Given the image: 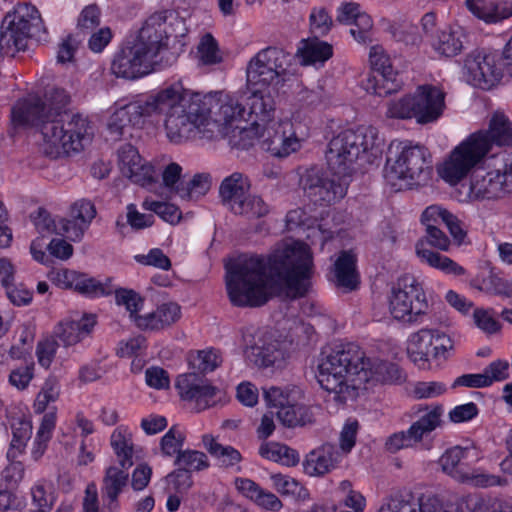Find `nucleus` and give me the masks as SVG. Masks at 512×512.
<instances>
[{"instance_id": "1", "label": "nucleus", "mask_w": 512, "mask_h": 512, "mask_svg": "<svg viewBox=\"0 0 512 512\" xmlns=\"http://www.w3.org/2000/svg\"><path fill=\"white\" fill-rule=\"evenodd\" d=\"M226 288L234 306L258 307L283 291L293 298L307 294L313 274L310 248L294 242L276 248L267 258L241 256L226 267Z\"/></svg>"}, {"instance_id": "2", "label": "nucleus", "mask_w": 512, "mask_h": 512, "mask_svg": "<svg viewBox=\"0 0 512 512\" xmlns=\"http://www.w3.org/2000/svg\"><path fill=\"white\" fill-rule=\"evenodd\" d=\"M69 94L62 88L46 91L44 100L29 96L11 109L13 128L35 126L43 138L41 149L50 158H59L82 149L89 136V122L81 114L68 109Z\"/></svg>"}, {"instance_id": "3", "label": "nucleus", "mask_w": 512, "mask_h": 512, "mask_svg": "<svg viewBox=\"0 0 512 512\" xmlns=\"http://www.w3.org/2000/svg\"><path fill=\"white\" fill-rule=\"evenodd\" d=\"M152 116L164 115V129L170 142L180 144L200 137L216 138L220 124L211 117L213 99L200 93L188 95L176 83L151 95Z\"/></svg>"}, {"instance_id": "4", "label": "nucleus", "mask_w": 512, "mask_h": 512, "mask_svg": "<svg viewBox=\"0 0 512 512\" xmlns=\"http://www.w3.org/2000/svg\"><path fill=\"white\" fill-rule=\"evenodd\" d=\"M318 365L320 386L333 394L337 403L346 402L362 384L369 381L372 372L369 359L354 343H340L321 353Z\"/></svg>"}, {"instance_id": "5", "label": "nucleus", "mask_w": 512, "mask_h": 512, "mask_svg": "<svg viewBox=\"0 0 512 512\" xmlns=\"http://www.w3.org/2000/svg\"><path fill=\"white\" fill-rule=\"evenodd\" d=\"M512 146V126L502 112L493 113L488 129L470 134L456 146L439 169V175L451 185L462 179L483 162L493 146Z\"/></svg>"}, {"instance_id": "6", "label": "nucleus", "mask_w": 512, "mask_h": 512, "mask_svg": "<svg viewBox=\"0 0 512 512\" xmlns=\"http://www.w3.org/2000/svg\"><path fill=\"white\" fill-rule=\"evenodd\" d=\"M377 146V132L373 127L362 125L356 129L344 130L328 143L325 152L327 165L331 172L349 178L353 171V164Z\"/></svg>"}, {"instance_id": "7", "label": "nucleus", "mask_w": 512, "mask_h": 512, "mask_svg": "<svg viewBox=\"0 0 512 512\" xmlns=\"http://www.w3.org/2000/svg\"><path fill=\"white\" fill-rule=\"evenodd\" d=\"M42 19L37 8L23 3L9 12L3 19L0 31V52L13 57L25 50L27 40L41 30Z\"/></svg>"}, {"instance_id": "8", "label": "nucleus", "mask_w": 512, "mask_h": 512, "mask_svg": "<svg viewBox=\"0 0 512 512\" xmlns=\"http://www.w3.org/2000/svg\"><path fill=\"white\" fill-rule=\"evenodd\" d=\"M386 177L388 180H407L411 184L426 183L432 175L431 154L422 145L405 144L393 159H387Z\"/></svg>"}, {"instance_id": "9", "label": "nucleus", "mask_w": 512, "mask_h": 512, "mask_svg": "<svg viewBox=\"0 0 512 512\" xmlns=\"http://www.w3.org/2000/svg\"><path fill=\"white\" fill-rule=\"evenodd\" d=\"M428 304L422 287L412 275H404L397 280L389 298V309L397 320L416 321L425 313Z\"/></svg>"}, {"instance_id": "10", "label": "nucleus", "mask_w": 512, "mask_h": 512, "mask_svg": "<svg viewBox=\"0 0 512 512\" xmlns=\"http://www.w3.org/2000/svg\"><path fill=\"white\" fill-rule=\"evenodd\" d=\"M301 183L311 201L319 205H330L346 195L349 178L335 172L329 175L312 168L301 178Z\"/></svg>"}, {"instance_id": "11", "label": "nucleus", "mask_w": 512, "mask_h": 512, "mask_svg": "<svg viewBox=\"0 0 512 512\" xmlns=\"http://www.w3.org/2000/svg\"><path fill=\"white\" fill-rule=\"evenodd\" d=\"M512 194V155L503 158L501 166L474 174L470 196L476 200H498Z\"/></svg>"}, {"instance_id": "12", "label": "nucleus", "mask_w": 512, "mask_h": 512, "mask_svg": "<svg viewBox=\"0 0 512 512\" xmlns=\"http://www.w3.org/2000/svg\"><path fill=\"white\" fill-rule=\"evenodd\" d=\"M171 36V23L167 22L166 13H155L151 15L139 30L137 36L132 40L137 46L152 59L161 60L162 67L170 65L172 60L164 61L163 53L168 50V39Z\"/></svg>"}, {"instance_id": "13", "label": "nucleus", "mask_w": 512, "mask_h": 512, "mask_svg": "<svg viewBox=\"0 0 512 512\" xmlns=\"http://www.w3.org/2000/svg\"><path fill=\"white\" fill-rule=\"evenodd\" d=\"M142 49L133 41L126 42L114 56L112 73L116 77L134 80L162 68L161 60H152Z\"/></svg>"}, {"instance_id": "14", "label": "nucleus", "mask_w": 512, "mask_h": 512, "mask_svg": "<svg viewBox=\"0 0 512 512\" xmlns=\"http://www.w3.org/2000/svg\"><path fill=\"white\" fill-rule=\"evenodd\" d=\"M470 450L460 446L447 449L439 459L442 471L460 482L471 480L475 485L489 487L506 483L499 476L473 475L469 461Z\"/></svg>"}, {"instance_id": "15", "label": "nucleus", "mask_w": 512, "mask_h": 512, "mask_svg": "<svg viewBox=\"0 0 512 512\" xmlns=\"http://www.w3.org/2000/svg\"><path fill=\"white\" fill-rule=\"evenodd\" d=\"M427 244L443 251L448 250L450 240L438 226L428 225L425 239L422 238L418 240L415 245L417 256L422 262L445 273L453 275H463L465 273V269L462 266L458 265L449 257L428 249Z\"/></svg>"}, {"instance_id": "16", "label": "nucleus", "mask_w": 512, "mask_h": 512, "mask_svg": "<svg viewBox=\"0 0 512 512\" xmlns=\"http://www.w3.org/2000/svg\"><path fill=\"white\" fill-rule=\"evenodd\" d=\"M256 144L275 157H286L300 147V141L292 131L288 121H272L260 128L257 134H251Z\"/></svg>"}, {"instance_id": "17", "label": "nucleus", "mask_w": 512, "mask_h": 512, "mask_svg": "<svg viewBox=\"0 0 512 512\" xmlns=\"http://www.w3.org/2000/svg\"><path fill=\"white\" fill-rule=\"evenodd\" d=\"M175 387L180 398L192 404L197 412L212 407L217 402L216 396L219 389L213 386L204 375L196 372L179 375Z\"/></svg>"}, {"instance_id": "18", "label": "nucleus", "mask_w": 512, "mask_h": 512, "mask_svg": "<svg viewBox=\"0 0 512 512\" xmlns=\"http://www.w3.org/2000/svg\"><path fill=\"white\" fill-rule=\"evenodd\" d=\"M443 406L436 405L414 422L407 431L394 433L386 442L390 452L410 447L420 442L425 435H428L442 424Z\"/></svg>"}, {"instance_id": "19", "label": "nucleus", "mask_w": 512, "mask_h": 512, "mask_svg": "<svg viewBox=\"0 0 512 512\" xmlns=\"http://www.w3.org/2000/svg\"><path fill=\"white\" fill-rule=\"evenodd\" d=\"M500 56L496 52H477L467 56L465 67L471 77L472 84L484 90L498 84L503 69L498 64Z\"/></svg>"}, {"instance_id": "20", "label": "nucleus", "mask_w": 512, "mask_h": 512, "mask_svg": "<svg viewBox=\"0 0 512 512\" xmlns=\"http://www.w3.org/2000/svg\"><path fill=\"white\" fill-rule=\"evenodd\" d=\"M251 95L247 98L248 111L246 110V121L250 122L251 127L235 126L240 130L243 137H250L251 134H257L260 128L272 121L275 111L274 98L270 89H249Z\"/></svg>"}, {"instance_id": "21", "label": "nucleus", "mask_w": 512, "mask_h": 512, "mask_svg": "<svg viewBox=\"0 0 512 512\" xmlns=\"http://www.w3.org/2000/svg\"><path fill=\"white\" fill-rule=\"evenodd\" d=\"M151 95L145 101L126 104L114 111L108 121V131L114 140H119L128 126H140L152 116Z\"/></svg>"}, {"instance_id": "22", "label": "nucleus", "mask_w": 512, "mask_h": 512, "mask_svg": "<svg viewBox=\"0 0 512 512\" xmlns=\"http://www.w3.org/2000/svg\"><path fill=\"white\" fill-rule=\"evenodd\" d=\"M151 95L145 101L126 104L114 111L108 121V131L114 140H119L128 126H140L152 116Z\"/></svg>"}, {"instance_id": "23", "label": "nucleus", "mask_w": 512, "mask_h": 512, "mask_svg": "<svg viewBox=\"0 0 512 512\" xmlns=\"http://www.w3.org/2000/svg\"><path fill=\"white\" fill-rule=\"evenodd\" d=\"M369 60L371 67L377 75L373 76L375 85L373 93L379 96H387L397 92L402 86V80L398 79V73L392 68L390 58L380 46L370 49Z\"/></svg>"}, {"instance_id": "24", "label": "nucleus", "mask_w": 512, "mask_h": 512, "mask_svg": "<svg viewBox=\"0 0 512 512\" xmlns=\"http://www.w3.org/2000/svg\"><path fill=\"white\" fill-rule=\"evenodd\" d=\"M445 93L432 85L419 86L413 95L414 118L419 124L435 122L443 113Z\"/></svg>"}, {"instance_id": "25", "label": "nucleus", "mask_w": 512, "mask_h": 512, "mask_svg": "<svg viewBox=\"0 0 512 512\" xmlns=\"http://www.w3.org/2000/svg\"><path fill=\"white\" fill-rule=\"evenodd\" d=\"M246 359L257 367L279 365L284 360L281 343L266 332L257 333L254 342L245 350Z\"/></svg>"}, {"instance_id": "26", "label": "nucleus", "mask_w": 512, "mask_h": 512, "mask_svg": "<svg viewBox=\"0 0 512 512\" xmlns=\"http://www.w3.org/2000/svg\"><path fill=\"white\" fill-rule=\"evenodd\" d=\"M343 459L338 446L324 443L306 455L303 461L304 472L313 477H321L336 469Z\"/></svg>"}, {"instance_id": "27", "label": "nucleus", "mask_w": 512, "mask_h": 512, "mask_svg": "<svg viewBox=\"0 0 512 512\" xmlns=\"http://www.w3.org/2000/svg\"><path fill=\"white\" fill-rule=\"evenodd\" d=\"M118 159L123 175L132 182L141 186L150 185L153 182V167L142 163V158L133 145L129 143L122 145L118 149Z\"/></svg>"}, {"instance_id": "28", "label": "nucleus", "mask_w": 512, "mask_h": 512, "mask_svg": "<svg viewBox=\"0 0 512 512\" xmlns=\"http://www.w3.org/2000/svg\"><path fill=\"white\" fill-rule=\"evenodd\" d=\"M467 9L485 23H498L512 17V0H466Z\"/></svg>"}, {"instance_id": "29", "label": "nucleus", "mask_w": 512, "mask_h": 512, "mask_svg": "<svg viewBox=\"0 0 512 512\" xmlns=\"http://www.w3.org/2000/svg\"><path fill=\"white\" fill-rule=\"evenodd\" d=\"M379 512H448L437 498L420 501L411 492H400L393 496L388 508Z\"/></svg>"}, {"instance_id": "30", "label": "nucleus", "mask_w": 512, "mask_h": 512, "mask_svg": "<svg viewBox=\"0 0 512 512\" xmlns=\"http://www.w3.org/2000/svg\"><path fill=\"white\" fill-rule=\"evenodd\" d=\"M180 306L174 302L163 303L151 313L136 316L135 323L142 330L158 331L170 327L180 318Z\"/></svg>"}, {"instance_id": "31", "label": "nucleus", "mask_w": 512, "mask_h": 512, "mask_svg": "<svg viewBox=\"0 0 512 512\" xmlns=\"http://www.w3.org/2000/svg\"><path fill=\"white\" fill-rule=\"evenodd\" d=\"M466 38V33L461 27H447L432 35L429 42L440 56L454 57L464 49Z\"/></svg>"}, {"instance_id": "32", "label": "nucleus", "mask_w": 512, "mask_h": 512, "mask_svg": "<svg viewBox=\"0 0 512 512\" xmlns=\"http://www.w3.org/2000/svg\"><path fill=\"white\" fill-rule=\"evenodd\" d=\"M96 324L94 315L84 317L81 320L65 319L61 321L54 330V335L65 347L80 342L88 335Z\"/></svg>"}, {"instance_id": "33", "label": "nucleus", "mask_w": 512, "mask_h": 512, "mask_svg": "<svg viewBox=\"0 0 512 512\" xmlns=\"http://www.w3.org/2000/svg\"><path fill=\"white\" fill-rule=\"evenodd\" d=\"M249 184L247 179L238 172L226 177L220 187L219 196L222 204L231 212L236 204L242 201L247 194Z\"/></svg>"}, {"instance_id": "34", "label": "nucleus", "mask_w": 512, "mask_h": 512, "mask_svg": "<svg viewBox=\"0 0 512 512\" xmlns=\"http://www.w3.org/2000/svg\"><path fill=\"white\" fill-rule=\"evenodd\" d=\"M127 470L120 466H110L106 469L103 478L102 495L109 500V509H115L118 506V496L128 484L129 474Z\"/></svg>"}, {"instance_id": "35", "label": "nucleus", "mask_w": 512, "mask_h": 512, "mask_svg": "<svg viewBox=\"0 0 512 512\" xmlns=\"http://www.w3.org/2000/svg\"><path fill=\"white\" fill-rule=\"evenodd\" d=\"M434 339L435 331L431 329H422L414 333L407 347L410 359L416 364L424 365L430 357L435 358Z\"/></svg>"}, {"instance_id": "36", "label": "nucleus", "mask_w": 512, "mask_h": 512, "mask_svg": "<svg viewBox=\"0 0 512 512\" xmlns=\"http://www.w3.org/2000/svg\"><path fill=\"white\" fill-rule=\"evenodd\" d=\"M246 76L248 89L267 90L271 85L282 82V77L266 63L256 62V55L247 65Z\"/></svg>"}, {"instance_id": "37", "label": "nucleus", "mask_w": 512, "mask_h": 512, "mask_svg": "<svg viewBox=\"0 0 512 512\" xmlns=\"http://www.w3.org/2000/svg\"><path fill=\"white\" fill-rule=\"evenodd\" d=\"M293 59L294 56L282 48L271 46L260 50L256 54V62L266 63L282 77V82H285L287 77L290 75L289 67L292 64Z\"/></svg>"}, {"instance_id": "38", "label": "nucleus", "mask_w": 512, "mask_h": 512, "mask_svg": "<svg viewBox=\"0 0 512 512\" xmlns=\"http://www.w3.org/2000/svg\"><path fill=\"white\" fill-rule=\"evenodd\" d=\"M279 422L288 428L305 426L314 422V415L311 408L292 401L289 405L275 412Z\"/></svg>"}, {"instance_id": "39", "label": "nucleus", "mask_w": 512, "mask_h": 512, "mask_svg": "<svg viewBox=\"0 0 512 512\" xmlns=\"http://www.w3.org/2000/svg\"><path fill=\"white\" fill-rule=\"evenodd\" d=\"M355 257L347 251L341 252L334 264V281L338 287L353 290L357 286Z\"/></svg>"}, {"instance_id": "40", "label": "nucleus", "mask_w": 512, "mask_h": 512, "mask_svg": "<svg viewBox=\"0 0 512 512\" xmlns=\"http://www.w3.org/2000/svg\"><path fill=\"white\" fill-rule=\"evenodd\" d=\"M202 442L209 454L214 457L223 468H231L242 460L241 453L232 446L218 443L212 435H204Z\"/></svg>"}, {"instance_id": "41", "label": "nucleus", "mask_w": 512, "mask_h": 512, "mask_svg": "<svg viewBox=\"0 0 512 512\" xmlns=\"http://www.w3.org/2000/svg\"><path fill=\"white\" fill-rule=\"evenodd\" d=\"M259 454L268 460L281 463L285 466H296L300 461L299 453L285 444L266 442L261 444Z\"/></svg>"}, {"instance_id": "42", "label": "nucleus", "mask_w": 512, "mask_h": 512, "mask_svg": "<svg viewBox=\"0 0 512 512\" xmlns=\"http://www.w3.org/2000/svg\"><path fill=\"white\" fill-rule=\"evenodd\" d=\"M302 65L323 64L332 56V46L327 42L314 39L306 41L297 52Z\"/></svg>"}, {"instance_id": "43", "label": "nucleus", "mask_w": 512, "mask_h": 512, "mask_svg": "<svg viewBox=\"0 0 512 512\" xmlns=\"http://www.w3.org/2000/svg\"><path fill=\"white\" fill-rule=\"evenodd\" d=\"M246 108L242 106V104L235 98L227 97L226 100L222 101L218 108V118L214 119L220 124V132L216 134V137L219 135L226 134V129L228 125H231L232 122L245 119Z\"/></svg>"}, {"instance_id": "44", "label": "nucleus", "mask_w": 512, "mask_h": 512, "mask_svg": "<svg viewBox=\"0 0 512 512\" xmlns=\"http://www.w3.org/2000/svg\"><path fill=\"white\" fill-rule=\"evenodd\" d=\"M32 436V423L28 420H18L12 424V440L7 452L9 459H15L21 454Z\"/></svg>"}, {"instance_id": "45", "label": "nucleus", "mask_w": 512, "mask_h": 512, "mask_svg": "<svg viewBox=\"0 0 512 512\" xmlns=\"http://www.w3.org/2000/svg\"><path fill=\"white\" fill-rule=\"evenodd\" d=\"M263 397L269 408H275L276 411L297 400L300 391L288 387L282 388L277 386L263 387Z\"/></svg>"}, {"instance_id": "46", "label": "nucleus", "mask_w": 512, "mask_h": 512, "mask_svg": "<svg viewBox=\"0 0 512 512\" xmlns=\"http://www.w3.org/2000/svg\"><path fill=\"white\" fill-rule=\"evenodd\" d=\"M269 212V206L264 200L256 195L246 194L241 202L236 204L232 213L241 215L248 219L264 217Z\"/></svg>"}, {"instance_id": "47", "label": "nucleus", "mask_w": 512, "mask_h": 512, "mask_svg": "<svg viewBox=\"0 0 512 512\" xmlns=\"http://www.w3.org/2000/svg\"><path fill=\"white\" fill-rule=\"evenodd\" d=\"M56 425V413L48 412L43 415L41 424L38 428L36 438L34 440V448L32 450V455L35 460L39 459L46 447L47 443L51 439L52 431L54 430Z\"/></svg>"}, {"instance_id": "48", "label": "nucleus", "mask_w": 512, "mask_h": 512, "mask_svg": "<svg viewBox=\"0 0 512 512\" xmlns=\"http://www.w3.org/2000/svg\"><path fill=\"white\" fill-rule=\"evenodd\" d=\"M271 480L274 488L283 496H292L296 499L304 500L309 496L305 489L297 480L283 474H272Z\"/></svg>"}, {"instance_id": "49", "label": "nucleus", "mask_w": 512, "mask_h": 512, "mask_svg": "<svg viewBox=\"0 0 512 512\" xmlns=\"http://www.w3.org/2000/svg\"><path fill=\"white\" fill-rule=\"evenodd\" d=\"M211 187V178L209 174L200 173L186 184L177 187V193L184 199L191 200L205 195Z\"/></svg>"}, {"instance_id": "50", "label": "nucleus", "mask_w": 512, "mask_h": 512, "mask_svg": "<svg viewBox=\"0 0 512 512\" xmlns=\"http://www.w3.org/2000/svg\"><path fill=\"white\" fill-rule=\"evenodd\" d=\"M73 289L90 297L110 295L112 293L110 288L97 281L95 278L79 273H77L76 279L74 280Z\"/></svg>"}, {"instance_id": "51", "label": "nucleus", "mask_w": 512, "mask_h": 512, "mask_svg": "<svg viewBox=\"0 0 512 512\" xmlns=\"http://www.w3.org/2000/svg\"><path fill=\"white\" fill-rule=\"evenodd\" d=\"M111 446L118 458L119 466L129 469L133 465V446L119 431L111 435Z\"/></svg>"}, {"instance_id": "52", "label": "nucleus", "mask_w": 512, "mask_h": 512, "mask_svg": "<svg viewBox=\"0 0 512 512\" xmlns=\"http://www.w3.org/2000/svg\"><path fill=\"white\" fill-rule=\"evenodd\" d=\"M175 465L190 472L204 470L209 467L208 458L205 453L197 450H182L176 457Z\"/></svg>"}, {"instance_id": "53", "label": "nucleus", "mask_w": 512, "mask_h": 512, "mask_svg": "<svg viewBox=\"0 0 512 512\" xmlns=\"http://www.w3.org/2000/svg\"><path fill=\"white\" fill-rule=\"evenodd\" d=\"M221 362L220 354L214 349L200 350L195 357L190 359V365L193 369L198 370L200 375L214 371Z\"/></svg>"}, {"instance_id": "54", "label": "nucleus", "mask_w": 512, "mask_h": 512, "mask_svg": "<svg viewBox=\"0 0 512 512\" xmlns=\"http://www.w3.org/2000/svg\"><path fill=\"white\" fill-rule=\"evenodd\" d=\"M59 397L58 381L54 377H49L44 382L40 392L34 402V411L42 414L50 402H55Z\"/></svg>"}, {"instance_id": "55", "label": "nucleus", "mask_w": 512, "mask_h": 512, "mask_svg": "<svg viewBox=\"0 0 512 512\" xmlns=\"http://www.w3.org/2000/svg\"><path fill=\"white\" fill-rule=\"evenodd\" d=\"M351 26L350 34L358 43L366 44L372 41L373 21L367 13L358 15Z\"/></svg>"}, {"instance_id": "56", "label": "nucleus", "mask_w": 512, "mask_h": 512, "mask_svg": "<svg viewBox=\"0 0 512 512\" xmlns=\"http://www.w3.org/2000/svg\"><path fill=\"white\" fill-rule=\"evenodd\" d=\"M115 300L118 305L125 306L126 310L130 312V317L135 320L139 316L137 312L143 306V298L131 289L119 288L115 291Z\"/></svg>"}, {"instance_id": "57", "label": "nucleus", "mask_w": 512, "mask_h": 512, "mask_svg": "<svg viewBox=\"0 0 512 512\" xmlns=\"http://www.w3.org/2000/svg\"><path fill=\"white\" fill-rule=\"evenodd\" d=\"M198 53L200 61L205 65L217 64L222 60L219 54L218 44L209 33L202 37L198 45Z\"/></svg>"}, {"instance_id": "58", "label": "nucleus", "mask_w": 512, "mask_h": 512, "mask_svg": "<svg viewBox=\"0 0 512 512\" xmlns=\"http://www.w3.org/2000/svg\"><path fill=\"white\" fill-rule=\"evenodd\" d=\"M135 261L144 266H152L157 269L168 271L172 267L170 258L160 249H150L147 254H138Z\"/></svg>"}, {"instance_id": "59", "label": "nucleus", "mask_w": 512, "mask_h": 512, "mask_svg": "<svg viewBox=\"0 0 512 512\" xmlns=\"http://www.w3.org/2000/svg\"><path fill=\"white\" fill-rule=\"evenodd\" d=\"M184 435L175 427H171L169 431L161 438L160 447L165 456H173L182 451L184 445Z\"/></svg>"}, {"instance_id": "60", "label": "nucleus", "mask_w": 512, "mask_h": 512, "mask_svg": "<svg viewBox=\"0 0 512 512\" xmlns=\"http://www.w3.org/2000/svg\"><path fill=\"white\" fill-rule=\"evenodd\" d=\"M413 95L405 96L398 101L388 103L386 115L389 118H414Z\"/></svg>"}, {"instance_id": "61", "label": "nucleus", "mask_w": 512, "mask_h": 512, "mask_svg": "<svg viewBox=\"0 0 512 512\" xmlns=\"http://www.w3.org/2000/svg\"><path fill=\"white\" fill-rule=\"evenodd\" d=\"M87 226L78 219L62 218L58 222L57 234L66 236L72 241H78L82 238Z\"/></svg>"}, {"instance_id": "62", "label": "nucleus", "mask_w": 512, "mask_h": 512, "mask_svg": "<svg viewBox=\"0 0 512 512\" xmlns=\"http://www.w3.org/2000/svg\"><path fill=\"white\" fill-rule=\"evenodd\" d=\"M144 207L156 213L166 222L173 224L180 219V211L173 204L158 201H145Z\"/></svg>"}, {"instance_id": "63", "label": "nucleus", "mask_w": 512, "mask_h": 512, "mask_svg": "<svg viewBox=\"0 0 512 512\" xmlns=\"http://www.w3.org/2000/svg\"><path fill=\"white\" fill-rule=\"evenodd\" d=\"M101 11L96 4L86 6L80 13L77 28L83 32H89L100 24Z\"/></svg>"}, {"instance_id": "64", "label": "nucleus", "mask_w": 512, "mask_h": 512, "mask_svg": "<svg viewBox=\"0 0 512 512\" xmlns=\"http://www.w3.org/2000/svg\"><path fill=\"white\" fill-rule=\"evenodd\" d=\"M96 215V209L93 203L82 199L76 201L71 207V217L78 219L87 227Z\"/></svg>"}]
</instances>
